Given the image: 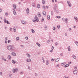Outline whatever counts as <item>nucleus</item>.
I'll use <instances>...</instances> for the list:
<instances>
[{
	"instance_id": "obj_15",
	"label": "nucleus",
	"mask_w": 78,
	"mask_h": 78,
	"mask_svg": "<svg viewBox=\"0 0 78 78\" xmlns=\"http://www.w3.org/2000/svg\"><path fill=\"white\" fill-rule=\"evenodd\" d=\"M13 6L14 9H16V7H17V6H16V5L14 4L13 5Z\"/></svg>"
},
{
	"instance_id": "obj_5",
	"label": "nucleus",
	"mask_w": 78,
	"mask_h": 78,
	"mask_svg": "<svg viewBox=\"0 0 78 78\" xmlns=\"http://www.w3.org/2000/svg\"><path fill=\"white\" fill-rule=\"evenodd\" d=\"M77 72H78V71L76 69L75 70L73 71V73L75 75L77 73Z\"/></svg>"
},
{
	"instance_id": "obj_22",
	"label": "nucleus",
	"mask_w": 78,
	"mask_h": 78,
	"mask_svg": "<svg viewBox=\"0 0 78 78\" xmlns=\"http://www.w3.org/2000/svg\"><path fill=\"white\" fill-rule=\"evenodd\" d=\"M69 66V65L68 64H67L66 65H65V66H64V67H67L68 66Z\"/></svg>"
},
{
	"instance_id": "obj_35",
	"label": "nucleus",
	"mask_w": 78,
	"mask_h": 78,
	"mask_svg": "<svg viewBox=\"0 0 78 78\" xmlns=\"http://www.w3.org/2000/svg\"><path fill=\"white\" fill-rule=\"evenodd\" d=\"M6 23L7 24H10V23H9V22L8 20L6 21Z\"/></svg>"
},
{
	"instance_id": "obj_17",
	"label": "nucleus",
	"mask_w": 78,
	"mask_h": 78,
	"mask_svg": "<svg viewBox=\"0 0 78 78\" xmlns=\"http://www.w3.org/2000/svg\"><path fill=\"white\" fill-rule=\"evenodd\" d=\"M37 15H38V17H40L41 16V15L40 14L39 12H38L37 14Z\"/></svg>"
},
{
	"instance_id": "obj_20",
	"label": "nucleus",
	"mask_w": 78,
	"mask_h": 78,
	"mask_svg": "<svg viewBox=\"0 0 78 78\" xmlns=\"http://www.w3.org/2000/svg\"><path fill=\"white\" fill-rule=\"evenodd\" d=\"M68 50L69 51H70L71 50L70 47V46H69L68 47Z\"/></svg>"
},
{
	"instance_id": "obj_63",
	"label": "nucleus",
	"mask_w": 78,
	"mask_h": 78,
	"mask_svg": "<svg viewBox=\"0 0 78 78\" xmlns=\"http://www.w3.org/2000/svg\"><path fill=\"white\" fill-rule=\"evenodd\" d=\"M46 8H47V9H48V6H46Z\"/></svg>"
},
{
	"instance_id": "obj_41",
	"label": "nucleus",
	"mask_w": 78,
	"mask_h": 78,
	"mask_svg": "<svg viewBox=\"0 0 78 78\" xmlns=\"http://www.w3.org/2000/svg\"><path fill=\"white\" fill-rule=\"evenodd\" d=\"M35 76H37L38 75H37V73H35Z\"/></svg>"
},
{
	"instance_id": "obj_46",
	"label": "nucleus",
	"mask_w": 78,
	"mask_h": 78,
	"mask_svg": "<svg viewBox=\"0 0 78 78\" xmlns=\"http://www.w3.org/2000/svg\"><path fill=\"white\" fill-rule=\"evenodd\" d=\"M51 61H55V59H54L53 58H51Z\"/></svg>"
},
{
	"instance_id": "obj_52",
	"label": "nucleus",
	"mask_w": 78,
	"mask_h": 78,
	"mask_svg": "<svg viewBox=\"0 0 78 78\" xmlns=\"http://www.w3.org/2000/svg\"><path fill=\"white\" fill-rule=\"evenodd\" d=\"M50 42V40H48V42H47V43L48 44H49V43Z\"/></svg>"
},
{
	"instance_id": "obj_30",
	"label": "nucleus",
	"mask_w": 78,
	"mask_h": 78,
	"mask_svg": "<svg viewBox=\"0 0 78 78\" xmlns=\"http://www.w3.org/2000/svg\"><path fill=\"white\" fill-rule=\"evenodd\" d=\"M76 44L77 46H78V42L77 41H76Z\"/></svg>"
},
{
	"instance_id": "obj_1",
	"label": "nucleus",
	"mask_w": 78,
	"mask_h": 78,
	"mask_svg": "<svg viewBox=\"0 0 78 78\" xmlns=\"http://www.w3.org/2000/svg\"><path fill=\"white\" fill-rule=\"evenodd\" d=\"M7 48L9 51H13L15 48L14 46L11 45L7 46Z\"/></svg>"
},
{
	"instance_id": "obj_26",
	"label": "nucleus",
	"mask_w": 78,
	"mask_h": 78,
	"mask_svg": "<svg viewBox=\"0 0 78 78\" xmlns=\"http://www.w3.org/2000/svg\"><path fill=\"white\" fill-rule=\"evenodd\" d=\"M73 59H76V56L73 55Z\"/></svg>"
},
{
	"instance_id": "obj_12",
	"label": "nucleus",
	"mask_w": 78,
	"mask_h": 78,
	"mask_svg": "<svg viewBox=\"0 0 78 78\" xmlns=\"http://www.w3.org/2000/svg\"><path fill=\"white\" fill-rule=\"evenodd\" d=\"M21 22V23H22V24H23V25H25V24L26 23L25 22V21H22Z\"/></svg>"
},
{
	"instance_id": "obj_2",
	"label": "nucleus",
	"mask_w": 78,
	"mask_h": 78,
	"mask_svg": "<svg viewBox=\"0 0 78 78\" xmlns=\"http://www.w3.org/2000/svg\"><path fill=\"white\" fill-rule=\"evenodd\" d=\"M34 20H33V21L34 22H39V19L37 17V16L35 15L34 17Z\"/></svg>"
},
{
	"instance_id": "obj_13",
	"label": "nucleus",
	"mask_w": 78,
	"mask_h": 78,
	"mask_svg": "<svg viewBox=\"0 0 78 78\" xmlns=\"http://www.w3.org/2000/svg\"><path fill=\"white\" fill-rule=\"evenodd\" d=\"M12 56H16V54L14 52H12Z\"/></svg>"
},
{
	"instance_id": "obj_56",
	"label": "nucleus",
	"mask_w": 78,
	"mask_h": 78,
	"mask_svg": "<svg viewBox=\"0 0 78 78\" xmlns=\"http://www.w3.org/2000/svg\"><path fill=\"white\" fill-rule=\"evenodd\" d=\"M59 66V65H58L56 66V67H58Z\"/></svg>"
},
{
	"instance_id": "obj_8",
	"label": "nucleus",
	"mask_w": 78,
	"mask_h": 78,
	"mask_svg": "<svg viewBox=\"0 0 78 78\" xmlns=\"http://www.w3.org/2000/svg\"><path fill=\"white\" fill-rule=\"evenodd\" d=\"M31 61V60L30 58V59L28 58L27 60V62H30Z\"/></svg>"
},
{
	"instance_id": "obj_48",
	"label": "nucleus",
	"mask_w": 78,
	"mask_h": 78,
	"mask_svg": "<svg viewBox=\"0 0 78 78\" xmlns=\"http://www.w3.org/2000/svg\"><path fill=\"white\" fill-rule=\"evenodd\" d=\"M45 6H43V9H45Z\"/></svg>"
},
{
	"instance_id": "obj_40",
	"label": "nucleus",
	"mask_w": 78,
	"mask_h": 78,
	"mask_svg": "<svg viewBox=\"0 0 78 78\" xmlns=\"http://www.w3.org/2000/svg\"><path fill=\"white\" fill-rule=\"evenodd\" d=\"M64 78H69V77L68 76L67 77L66 76H64Z\"/></svg>"
},
{
	"instance_id": "obj_54",
	"label": "nucleus",
	"mask_w": 78,
	"mask_h": 78,
	"mask_svg": "<svg viewBox=\"0 0 78 78\" xmlns=\"http://www.w3.org/2000/svg\"><path fill=\"white\" fill-rule=\"evenodd\" d=\"M10 41H11L10 40H8V44H9V42H10Z\"/></svg>"
},
{
	"instance_id": "obj_32",
	"label": "nucleus",
	"mask_w": 78,
	"mask_h": 78,
	"mask_svg": "<svg viewBox=\"0 0 78 78\" xmlns=\"http://www.w3.org/2000/svg\"><path fill=\"white\" fill-rule=\"evenodd\" d=\"M4 22L5 23H6V19L4 18Z\"/></svg>"
},
{
	"instance_id": "obj_60",
	"label": "nucleus",
	"mask_w": 78,
	"mask_h": 78,
	"mask_svg": "<svg viewBox=\"0 0 78 78\" xmlns=\"http://www.w3.org/2000/svg\"><path fill=\"white\" fill-rule=\"evenodd\" d=\"M20 46L21 47H22V48H23L24 47L23 46V45H21Z\"/></svg>"
},
{
	"instance_id": "obj_51",
	"label": "nucleus",
	"mask_w": 78,
	"mask_h": 78,
	"mask_svg": "<svg viewBox=\"0 0 78 78\" xmlns=\"http://www.w3.org/2000/svg\"><path fill=\"white\" fill-rule=\"evenodd\" d=\"M61 66H64V63H63L61 64Z\"/></svg>"
},
{
	"instance_id": "obj_19",
	"label": "nucleus",
	"mask_w": 78,
	"mask_h": 78,
	"mask_svg": "<svg viewBox=\"0 0 78 78\" xmlns=\"http://www.w3.org/2000/svg\"><path fill=\"white\" fill-rule=\"evenodd\" d=\"M12 62L13 64H16V62H15V61L14 60H12Z\"/></svg>"
},
{
	"instance_id": "obj_64",
	"label": "nucleus",
	"mask_w": 78,
	"mask_h": 78,
	"mask_svg": "<svg viewBox=\"0 0 78 78\" xmlns=\"http://www.w3.org/2000/svg\"><path fill=\"white\" fill-rule=\"evenodd\" d=\"M44 28H47V26H44Z\"/></svg>"
},
{
	"instance_id": "obj_28",
	"label": "nucleus",
	"mask_w": 78,
	"mask_h": 78,
	"mask_svg": "<svg viewBox=\"0 0 78 78\" xmlns=\"http://www.w3.org/2000/svg\"><path fill=\"white\" fill-rule=\"evenodd\" d=\"M51 14L52 16L53 15V11H51Z\"/></svg>"
},
{
	"instance_id": "obj_14",
	"label": "nucleus",
	"mask_w": 78,
	"mask_h": 78,
	"mask_svg": "<svg viewBox=\"0 0 78 78\" xmlns=\"http://www.w3.org/2000/svg\"><path fill=\"white\" fill-rule=\"evenodd\" d=\"M11 55H8V59H11Z\"/></svg>"
},
{
	"instance_id": "obj_21",
	"label": "nucleus",
	"mask_w": 78,
	"mask_h": 78,
	"mask_svg": "<svg viewBox=\"0 0 78 78\" xmlns=\"http://www.w3.org/2000/svg\"><path fill=\"white\" fill-rule=\"evenodd\" d=\"M36 44L37 45V46H38V47L41 46V44H40L38 43H37Z\"/></svg>"
},
{
	"instance_id": "obj_23",
	"label": "nucleus",
	"mask_w": 78,
	"mask_h": 78,
	"mask_svg": "<svg viewBox=\"0 0 78 78\" xmlns=\"http://www.w3.org/2000/svg\"><path fill=\"white\" fill-rule=\"evenodd\" d=\"M45 1L44 0H42V3L43 5L45 4Z\"/></svg>"
},
{
	"instance_id": "obj_47",
	"label": "nucleus",
	"mask_w": 78,
	"mask_h": 78,
	"mask_svg": "<svg viewBox=\"0 0 78 78\" xmlns=\"http://www.w3.org/2000/svg\"><path fill=\"white\" fill-rule=\"evenodd\" d=\"M7 40H8V37H5V41H7Z\"/></svg>"
},
{
	"instance_id": "obj_4",
	"label": "nucleus",
	"mask_w": 78,
	"mask_h": 78,
	"mask_svg": "<svg viewBox=\"0 0 78 78\" xmlns=\"http://www.w3.org/2000/svg\"><path fill=\"white\" fill-rule=\"evenodd\" d=\"M67 3L69 7H71L72 6H71V3H70V2L69 1H68L67 2Z\"/></svg>"
},
{
	"instance_id": "obj_34",
	"label": "nucleus",
	"mask_w": 78,
	"mask_h": 78,
	"mask_svg": "<svg viewBox=\"0 0 78 78\" xmlns=\"http://www.w3.org/2000/svg\"><path fill=\"white\" fill-rule=\"evenodd\" d=\"M57 18H58V19H60L61 17V16H56Z\"/></svg>"
},
{
	"instance_id": "obj_24",
	"label": "nucleus",
	"mask_w": 78,
	"mask_h": 78,
	"mask_svg": "<svg viewBox=\"0 0 78 78\" xmlns=\"http://www.w3.org/2000/svg\"><path fill=\"white\" fill-rule=\"evenodd\" d=\"M29 9L27 8V13H29Z\"/></svg>"
},
{
	"instance_id": "obj_37",
	"label": "nucleus",
	"mask_w": 78,
	"mask_h": 78,
	"mask_svg": "<svg viewBox=\"0 0 78 78\" xmlns=\"http://www.w3.org/2000/svg\"><path fill=\"white\" fill-rule=\"evenodd\" d=\"M53 30H56V27H53Z\"/></svg>"
},
{
	"instance_id": "obj_31",
	"label": "nucleus",
	"mask_w": 78,
	"mask_h": 78,
	"mask_svg": "<svg viewBox=\"0 0 78 78\" xmlns=\"http://www.w3.org/2000/svg\"><path fill=\"white\" fill-rule=\"evenodd\" d=\"M20 75H23V72H20Z\"/></svg>"
},
{
	"instance_id": "obj_27",
	"label": "nucleus",
	"mask_w": 78,
	"mask_h": 78,
	"mask_svg": "<svg viewBox=\"0 0 78 78\" xmlns=\"http://www.w3.org/2000/svg\"><path fill=\"white\" fill-rule=\"evenodd\" d=\"M41 6H40V5H39V4H38L37 5V8H40Z\"/></svg>"
},
{
	"instance_id": "obj_38",
	"label": "nucleus",
	"mask_w": 78,
	"mask_h": 78,
	"mask_svg": "<svg viewBox=\"0 0 78 78\" xmlns=\"http://www.w3.org/2000/svg\"><path fill=\"white\" fill-rule=\"evenodd\" d=\"M5 16H8V13L7 12H6L5 13Z\"/></svg>"
},
{
	"instance_id": "obj_62",
	"label": "nucleus",
	"mask_w": 78,
	"mask_h": 78,
	"mask_svg": "<svg viewBox=\"0 0 78 78\" xmlns=\"http://www.w3.org/2000/svg\"><path fill=\"white\" fill-rule=\"evenodd\" d=\"M54 10L55 11H56V9L55 8H54Z\"/></svg>"
},
{
	"instance_id": "obj_55",
	"label": "nucleus",
	"mask_w": 78,
	"mask_h": 78,
	"mask_svg": "<svg viewBox=\"0 0 78 78\" xmlns=\"http://www.w3.org/2000/svg\"><path fill=\"white\" fill-rule=\"evenodd\" d=\"M77 69V67H76V66L74 67V69Z\"/></svg>"
},
{
	"instance_id": "obj_57",
	"label": "nucleus",
	"mask_w": 78,
	"mask_h": 78,
	"mask_svg": "<svg viewBox=\"0 0 78 78\" xmlns=\"http://www.w3.org/2000/svg\"><path fill=\"white\" fill-rule=\"evenodd\" d=\"M71 62H68V64H71Z\"/></svg>"
},
{
	"instance_id": "obj_42",
	"label": "nucleus",
	"mask_w": 78,
	"mask_h": 78,
	"mask_svg": "<svg viewBox=\"0 0 78 78\" xmlns=\"http://www.w3.org/2000/svg\"><path fill=\"white\" fill-rule=\"evenodd\" d=\"M55 46H57L58 45V42H56L55 44Z\"/></svg>"
},
{
	"instance_id": "obj_36",
	"label": "nucleus",
	"mask_w": 78,
	"mask_h": 78,
	"mask_svg": "<svg viewBox=\"0 0 78 78\" xmlns=\"http://www.w3.org/2000/svg\"><path fill=\"white\" fill-rule=\"evenodd\" d=\"M53 49H54V47L53 46H52L51 50H52V51H53Z\"/></svg>"
},
{
	"instance_id": "obj_39",
	"label": "nucleus",
	"mask_w": 78,
	"mask_h": 78,
	"mask_svg": "<svg viewBox=\"0 0 78 78\" xmlns=\"http://www.w3.org/2000/svg\"><path fill=\"white\" fill-rule=\"evenodd\" d=\"M57 27L58 28V29H59V28H60L61 27H60V25H58V26H57Z\"/></svg>"
},
{
	"instance_id": "obj_9",
	"label": "nucleus",
	"mask_w": 78,
	"mask_h": 78,
	"mask_svg": "<svg viewBox=\"0 0 78 78\" xmlns=\"http://www.w3.org/2000/svg\"><path fill=\"white\" fill-rule=\"evenodd\" d=\"M60 58H58L56 59H55V62H58L59 61Z\"/></svg>"
},
{
	"instance_id": "obj_43",
	"label": "nucleus",
	"mask_w": 78,
	"mask_h": 78,
	"mask_svg": "<svg viewBox=\"0 0 78 78\" xmlns=\"http://www.w3.org/2000/svg\"><path fill=\"white\" fill-rule=\"evenodd\" d=\"M13 30H14V32H16V28H13Z\"/></svg>"
},
{
	"instance_id": "obj_45",
	"label": "nucleus",
	"mask_w": 78,
	"mask_h": 78,
	"mask_svg": "<svg viewBox=\"0 0 78 78\" xmlns=\"http://www.w3.org/2000/svg\"><path fill=\"white\" fill-rule=\"evenodd\" d=\"M25 39H26V40H28V37H25Z\"/></svg>"
},
{
	"instance_id": "obj_25",
	"label": "nucleus",
	"mask_w": 78,
	"mask_h": 78,
	"mask_svg": "<svg viewBox=\"0 0 78 78\" xmlns=\"http://www.w3.org/2000/svg\"><path fill=\"white\" fill-rule=\"evenodd\" d=\"M48 64H49V62H48V60H47L46 63V65H48Z\"/></svg>"
},
{
	"instance_id": "obj_33",
	"label": "nucleus",
	"mask_w": 78,
	"mask_h": 78,
	"mask_svg": "<svg viewBox=\"0 0 78 78\" xmlns=\"http://www.w3.org/2000/svg\"><path fill=\"white\" fill-rule=\"evenodd\" d=\"M32 6H33V7H34L35 6V4H34V3H32Z\"/></svg>"
},
{
	"instance_id": "obj_29",
	"label": "nucleus",
	"mask_w": 78,
	"mask_h": 78,
	"mask_svg": "<svg viewBox=\"0 0 78 78\" xmlns=\"http://www.w3.org/2000/svg\"><path fill=\"white\" fill-rule=\"evenodd\" d=\"M31 31H32V33H34L35 32L34 31V30L32 29H31Z\"/></svg>"
},
{
	"instance_id": "obj_53",
	"label": "nucleus",
	"mask_w": 78,
	"mask_h": 78,
	"mask_svg": "<svg viewBox=\"0 0 78 78\" xmlns=\"http://www.w3.org/2000/svg\"><path fill=\"white\" fill-rule=\"evenodd\" d=\"M2 11V9H0V12H1Z\"/></svg>"
},
{
	"instance_id": "obj_3",
	"label": "nucleus",
	"mask_w": 78,
	"mask_h": 78,
	"mask_svg": "<svg viewBox=\"0 0 78 78\" xmlns=\"http://www.w3.org/2000/svg\"><path fill=\"white\" fill-rule=\"evenodd\" d=\"M18 71V69L16 68L15 69L14 68L12 69V72L14 73H15V72H17Z\"/></svg>"
},
{
	"instance_id": "obj_11",
	"label": "nucleus",
	"mask_w": 78,
	"mask_h": 78,
	"mask_svg": "<svg viewBox=\"0 0 78 78\" xmlns=\"http://www.w3.org/2000/svg\"><path fill=\"white\" fill-rule=\"evenodd\" d=\"M26 55L27 57H28V58H30V55L29 54L27 53Z\"/></svg>"
},
{
	"instance_id": "obj_6",
	"label": "nucleus",
	"mask_w": 78,
	"mask_h": 78,
	"mask_svg": "<svg viewBox=\"0 0 78 78\" xmlns=\"http://www.w3.org/2000/svg\"><path fill=\"white\" fill-rule=\"evenodd\" d=\"M13 14H14V15H15V16H16V15H17V14H16V11H15V9H13Z\"/></svg>"
},
{
	"instance_id": "obj_44",
	"label": "nucleus",
	"mask_w": 78,
	"mask_h": 78,
	"mask_svg": "<svg viewBox=\"0 0 78 78\" xmlns=\"http://www.w3.org/2000/svg\"><path fill=\"white\" fill-rule=\"evenodd\" d=\"M44 18H42V20H41V21L42 22H44Z\"/></svg>"
},
{
	"instance_id": "obj_61",
	"label": "nucleus",
	"mask_w": 78,
	"mask_h": 78,
	"mask_svg": "<svg viewBox=\"0 0 78 78\" xmlns=\"http://www.w3.org/2000/svg\"><path fill=\"white\" fill-rule=\"evenodd\" d=\"M64 20V18H62V20H63V22H64L65 21Z\"/></svg>"
},
{
	"instance_id": "obj_59",
	"label": "nucleus",
	"mask_w": 78,
	"mask_h": 78,
	"mask_svg": "<svg viewBox=\"0 0 78 78\" xmlns=\"http://www.w3.org/2000/svg\"><path fill=\"white\" fill-rule=\"evenodd\" d=\"M60 56H62V53H61L60 54Z\"/></svg>"
},
{
	"instance_id": "obj_49",
	"label": "nucleus",
	"mask_w": 78,
	"mask_h": 78,
	"mask_svg": "<svg viewBox=\"0 0 78 78\" xmlns=\"http://www.w3.org/2000/svg\"><path fill=\"white\" fill-rule=\"evenodd\" d=\"M16 39H17V41H19V37H17Z\"/></svg>"
},
{
	"instance_id": "obj_16",
	"label": "nucleus",
	"mask_w": 78,
	"mask_h": 78,
	"mask_svg": "<svg viewBox=\"0 0 78 78\" xmlns=\"http://www.w3.org/2000/svg\"><path fill=\"white\" fill-rule=\"evenodd\" d=\"M55 12H56V13H57V14H58V13H59V11L58 10H55V11H54Z\"/></svg>"
},
{
	"instance_id": "obj_7",
	"label": "nucleus",
	"mask_w": 78,
	"mask_h": 78,
	"mask_svg": "<svg viewBox=\"0 0 78 78\" xmlns=\"http://www.w3.org/2000/svg\"><path fill=\"white\" fill-rule=\"evenodd\" d=\"M43 14L44 17H45L46 16V12H45V11H44L43 12Z\"/></svg>"
},
{
	"instance_id": "obj_18",
	"label": "nucleus",
	"mask_w": 78,
	"mask_h": 78,
	"mask_svg": "<svg viewBox=\"0 0 78 78\" xmlns=\"http://www.w3.org/2000/svg\"><path fill=\"white\" fill-rule=\"evenodd\" d=\"M47 18L48 20H49L50 19V15H48V16H47Z\"/></svg>"
},
{
	"instance_id": "obj_50",
	"label": "nucleus",
	"mask_w": 78,
	"mask_h": 78,
	"mask_svg": "<svg viewBox=\"0 0 78 78\" xmlns=\"http://www.w3.org/2000/svg\"><path fill=\"white\" fill-rule=\"evenodd\" d=\"M65 21H68V19L67 18H66L65 20Z\"/></svg>"
},
{
	"instance_id": "obj_10",
	"label": "nucleus",
	"mask_w": 78,
	"mask_h": 78,
	"mask_svg": "<svg viewBox=\"0 0 78 78\" xmlns=\"http://www.w3.org/2000/svg\"><path fill=\"white\" fill-rule=\"evenodd\" d=\"M74 19L75 20L76 22H78V18L77 17H76V16H75L74 17Z\"/></svg>"
},
{
	"instance_id": "obj_58",
	"label": "nucleus",
	"mask_w": 78,
	"mask_h": 78,
	"mask_svg": "<svg viewBox=\"0 0 78 78\" xmlns=\"http://www.w3.org/2000/svg\"><path fill=\"white\" fill-rule=\"evenodd\" d=\"M10 31H12V28H10Z\"/></svg>"
}]
</instances>
